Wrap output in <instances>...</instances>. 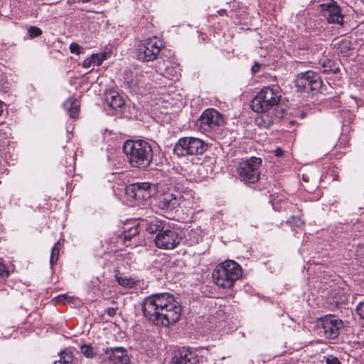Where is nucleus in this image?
I'll return each instance as SVG.
<instances>
[{
	"label": "nucleus",
	"instance_id": "2eb2a0df",
	"mask_svg": "<svg viewBox=\"0 0 364 364\" xmlns=\"http://www.w3.org/2000/svg\"><path fill=\"white\" fill-rule=\"evenodd\" d=\"M320 6L323 16L326 17L328 23L343 24V16L336 1L330 0L328 3L321 4Z\"/></svg>",
	"mask_w": 364,
	"mask_h": 364
},
{
	"label": "nucleus",
	"instance_id": "1a4fd4ad",
	"mask_svg": "<svg viewBox=\"0 0 364 364\" xmlns=\"http://www.w3.org/2000/svg\"><path fill=\"white\" fill-rule=\"evenodd\" d=\"M344 327L341 319L334 315H327L318 321L319 333L328 339H335Z\"/></svg>",
	"mask_w": 364,
	"mask_h": 364
},
{
	"label": "nucleus",
	"instance_id": "a211bd4d",
	"mask_svg": "<svg viewBox=\"0 0 364 364\" xmlns=\"http://www.w3.org/2000/svg\"><path fill=\"white\" fill-rule=\"evenodd\" d=\"M274 111L272 109L255 111L259 113L255 119V124L261 128H269L277 119Z\"/></svg>",
	"mask_w": 364,
	"mask_h": 364
},
{
	"label": "nucleus",
	"instance_id": "423d86ee",
	"mask_svg": "<svg viewBox=\"0 0 364 364\" xmlns=\"http://www.w3.org/2000/svg\"><path fill=\"white\" fill-rule=\"evenodd\" d=\"M281 100L279 92L269 87L262 88L251 102L253 111L275 110Z\"/></svg>",
	"mask_w": 364,
	"mask_h": 364
},
{
	"label": "nucleus",
	"instance_id": "0eeeda50",
	"mask_svg": "<svg viewBox=\"0 0 364 364\" xmlns=\"http://www.w3.org/2000/svg\"><path fill=\"white\" fill-rule=\"evenodd\" d=\"M261 165L262 159L255 156L240 162L237 166L239 179L245 184L257 183L260 177Z\"/></svg>",
	"mask_w": 364,
	"mask_h": 364
},
{
	"label": "nucleus",
	"instance_id": "7c9ffc66",
	"mask_svg": "<svg viewBox=\"0 0 364 364\" xmlns=\"http://www.w3.org/2000/svg\"><path fill=\"white\" fill-rule=\"evenodd\" d=\"M82 49V48L78 43H72L70 45V50L72 53L79 55L80 54Z\"/></svg>",
	"mask_w": 364,
	"mask_h": 364
},
{
	"label": "nucleus",
	"instance_id": "4c0bfd02",
	"mask_svg": "<svg viewBox=\"0 0 364 364\" xmlns=\"http://www.w3.org/2000/svg\"><path fill=\"white\" fill-rule=\"evenodd\" d=\"M274 152L275 156L277 157H280L283 155V150L279 147H277Z\"/></svg>",
	"mask_w": 364,
	"mask_h": 364
},
{
	"label": "nucleus",
	"instance_id": "e433bc0d",
	"mask_svg": "<svg viewBox=\"0 0 364 364\" xmlns=\"http://www.w3.org/2000/svg\"><path fill=\"white\" fill-rule=\"evenodd\" d=\"M67 298L65 294L59 295L55 298L57 302H63Z\"/></svg>",
	"mask_w": 364,
	"mask_h": 364
},
{
	"label": "nucleus",
	"instance_id": "c756f323",
	"mask_svg": "<svg viewBox=\"0 0 364 364\" xmlns=\"http://www.w3.org/2000/svg\"><path fill=\"white\" fill-rule=\"evenodd\" d=\"M9 271L5 265L0 262V281L6 279L9 277Z\"/></svg>",
	"mask_w": 364,
	"mask_h": 364
},
{
	"label": "nucleus",
	"instance_id": "4468645a",
	"mask_svg": "<svg viewBox=\"0 0 364 364\" xmlns=\"http://www.w3.org/2000/svg\"><path fill=\"white\" fill-rule=\"evenodd\" d=\"M206 361L197 351L182 349L172 358L170 364H205Z\"/></svg>",
	"mask_w": 364,
	"mask_h": 364
},
{
	"label": "nucleus",
	"instance_id": "9d476101",
	"mask_svg": "<svg viewBox=\"0 0 364 364\" xmlns=\"http://www.w3.org/2000/svg\"><path fill=\"white\" fill-rule=\"evenodd\" d=\"M295 84L301 91L314 94L321 87L322 80L317 73L308 70L297 75Z\"/></svg>",
	"mask_w": 364,
	"mask_h": 364
},
{
	"label": "nucleus",
	"instance_id": "f3484780",
	"mask_svg": "<svg viewBox=\"0 0 364 364\" xmlns=\"http://www.w3.org/2000/svg\"><path fill=\"white\" fill-rule=\"evenodd\" d=\"M108 364H129V358L123 348H110L106 351Z\"/></svg>",
	"mask_w": 364,
	"mask_h": 364
},
{
	"label": "nucleus",
	"instance_id": "ea45409f",
	"mask_svg": "<svg viewBox=\"0 0 364 364\" xmlns=\"http://www.w3.org/2000/svg\"><path fill=\"white\" fill-rule=\"evenodd\" d=\"M225 12H226V11L225 9H221V10L218 11V13L220 15H223V14H225Z\"/></svg>",
	"mask_w": 364,
	"mask_h": 364
},
{
	"label": "nucleus",
	"instance_id": "72a5a7b5",
	"mask_svg": "<svg viewBox=\"0 0 364 364\" xmlns=\"http://www.w3.org/2000/svg\"><path fill=\"white\" fill-rule=\"evenodd\" d=\"M93 61L92 59L91 55L89 58H87L85 59V60L82 62V67L84 68H89L92 65H93Z\"/></svg>",
	"mask_w": 364,
	"mask_h": 364
},
{
	"label": "nucleus",
	"instance_id": "b1692460",
	"mask_svg": "<svg viewBox=\"0 0 364 364\" xmlns=\"http://www.w3.org/2000/svg\"><path fill=\"white\" fill-rule=\"evenodd\" d=\"M115 279L118 284L124 287H132L134 284L132 279L122 277L119 273L115 274Z\"/></svg>",
	"mask_w": 364,
	"mask_h": 364
},
{
	"label": "nucleus",
	"instance_id": "5701e85b",
	"mask_svg": "<svg viewBox=\"0 0 364 364\" xmlns=\"http://www.w3.org/2000/svg\"><path fill=\"white\" fill-rule=\"evenodd\" d=\"M139 233V225H134L132 228H129L127 230H124L123 233V241L126 246H128L126 244L127 241H129L133 237L136 236Z\"/></svg>",
	"mask_w": 364,
	"mask_h": 364
},
{
	"label": "nucleus",
	"instance_id": "473e14b6",
	"mask_svg": "<svg viewBox=\"0 0 364 364\" xmlns=\"http://www.w3.org/2000/svg\"><path fill=\"white\" fill-rule=\"evenodd\" d=\"M326 364H341L340 360L337 357L333 355H328L326 358Z\"/></svg>",
	"mask_w": 364,
	"mask_h": 364
},
{
	"label": "nucleus",
	"instance_id": "f704fd0d",
	"mask_svg": "<svg viewBox=\"0 0 364 364\" xmlns=\"http://www.w3.org/2000/svg\"><path fill=\"white\" fill-rule=\"evenodd\" d=\"M106 312L109 316L113 317L116 315L117 308L109 307L106 310Z\"/></svg>",
	"mask_w": 364,
	"mask_h": 364
},
{
	"label": "nucleus",
	"instance_id": "f8f14e48",
	"mask_svg": "<svg viewBox=\"0 0 364 364\" xmlns=\"http://www.w3.org/2000/svg\"><path fill=\"white\" fill-rule=\"evenodd\" d=\"M181 238L178 234L172 230H164L159 231L154 239L157 247L163 250H173L176 247Z\"/></svg>",
	"mask_w": 364,
	"mask_h": 364
},
{
	"label": "nucleus",
	"instance_id": "c9c22d12",
	"mask_svg": "<svg viewBox=\"0 0 364 364\" xmlns=\"http://www.w3.org/2000/svg\"><path fill=\"white\" fill-rule=\"evenodd\" d=\"M260 67H261V65L259 63H257V62L255 63V64L252 66V69H251L252 73H258L260 70Z\"/></svg>",
	"mask_w": 364,
	"mask_h": 364
},
{
	"label": "nucleus",
	"instance_id": "2f4dec72",
	"mask_svg": "<svg viewBox=\"0 0 364 364\" xmlns=\"http://www.w3.org/2000/svg\"><path fill=\"white\" fill-rule=\"evenodd\" d=\"M356 312L360 318L364 319V301L358 303L356 307Z\"/></svg>",
	"mask_w": 364,
	"mask_h": 364
},
{
	"label": "nucleus",
	"instance_id": "ddd939ff",
	"mask_svg": "<svg viewBox=\"0 0 364 364\" xmlns=\"http://www.w3.org/2000/svg\"><path fill=\"white\" fill-rule=\"evenodd\" d=\"M127 193L136 200H147L156 193V186L148 182L136 183L127 187Z\"/></svg>",
	"mask_w": 364,
	"mask_h": 364
},
{
	"label": "nucleus",
	"instance_id": "bb28decb",
	"mask_svg": "<svg viewBox=\"0 0 364 364\" xmlns=\"http://www.w3.org/2000/svg\"><path fill=\"white\" fill-rule=\"evenodd\" d=\"M93 65H100L106 58L105 53H95L91 55Z\"/></svg>",
	"mask_w": 364,
	"mask_h": 364
},
{
	"label": "nucleus",
	"instance_id": "412c9836",
	"mask_svg": "<svg viewBox=\"0 0 364 364\" xmlns=\"http://www.w3.org/2000/svg\"><path fill=\"white\" fill-rule=\"evenodd\" d=\"M60 359L54 361V364H72L73 360V353L67 349L60 351L59 353Z\"/></svg>",
	"mask_w": 364,
	"mask_h": 364
},
{
	"label": "nucleus",
	"instance_id": "a878e982",
	"mask_svg": "<svg viewBox=\"0 0 364 364\" xmlns=\"http://www.w3.org/2000/svg\"><path fill=\"white\" fill-rule=\"evenodd\" d=\"M59 242H57L53 247L52 248L50 258V264L51 266H53L58 261L59 257V248L58 247Z\"/></svg>",
	"mask_w": 364,
	"mask_h": 364
},
{
	"label": "nucleus",
	"instance_id": "a19ab883",
	"mask_svg": "<svg viewBox=\"0 0 364 364\" xmlns=\"http://www.w3.org/2000/svg\"><path fill=\"white\" fill-rule=\"evenodd\" d=\"M3 112V105L2 102L0 101V116L1 115Z\"/></svg>",
	"mask_w": 364,
	"mask_h": 364
},
{
	"label": "nucleus",
	"instance_id": "9b49d317",
	"mask_svg": "<svg viewBox=\"0 0 364 364\" xmlns=\"http://www.w3.org/2000/svg\"><path fill=\"white\" fill-rule=\"evenodd\" d=\"M223 124V115L215 109H205L198 119L200 129L204 133L215 131Z\"/></svg>",
	"mask_w": 364,
	"mask_h": 364
},
{
	"label": "nucleus",
	"instance_id": "cd10ccee",
	"mask_svg": "<svg viewBox=\"0 0 364 364\" xmlns=\"http://www.w3.org/2000/svg\"><path fill=\"white\" fill-rule=\"evenodd\" d=\"M81 353L87 358H92L94 353L92 348L87 345H82L80 347Z\"/></svg>",
	"mask_w": 364,
	"mask_h": 364
},
{
	"label": "nucleus",
	"instance_id": "39448f33",
	"mask_svg": "<svg viewBox=\"0 0 364 364\" xmlns=\"http://www.w3.org/2000/svg\"><path fill=\"white\" fill-rule=\"evenodd\" d=\"M164 47V41L160 38L155 36L146 38L138 43L136 55L140 61L152 62L157 58Z\"/></svg>",
	"mask_w": 364,
	"mask_h": 364
},
{
	"label": "nucleus",
	"instance_id": "dca6fc26",
	"mask_svg": "<svg viewBox=\"0 0 364 364\" xmlns=\"http://www.w3.org/2000/svg\"><path fill=\"white\" fill-rule=\"evenodd\" d=\"M124 78L130 87H141L144 85L145 77L139 68L129 69L124 72Z\"/></svg>",
	"mask_w": 364,
	"mask_h": 364
},
{
	"label": "nucleus",
	"instance_id": "6ab92c4d",
	"mask_svg": "<svg viewBox=\"0 0 364 364\" xmlns=\"http://www.w3.org/2000/svg\"><path fill=\"white\" fill-rule=\"evenodd\" d=\"M105 100L109 106L115 110L121 109L125 104L123 98L115 91H109L107 93Z\"/></svg>",
	"mask_w": 364,
	"mask_h": 364
},
{
	"label": "nucleus",
	"instance_id": "58836bf2",
	"mask_svg": "<svg viewBox=\"0 0 364 364\" xmlns=\"http://www.w3.org/2000/svg\"><path fill=\"white\" fill-rule=\"evenodd\" d=\"M358 255H363L364 253V245L359 246L358 250H357Z\"/></svg>",
	"mask_w": 364,
	"mask_h": 364
},
{
	"label": "nucleus",
	"instance_id": "f03ea898",
	"mask_svg": "<svg viewBox=\"0 0 364 364\" xmlns=\"http://www.w3.org/2000/svg\"><path fill=\"white\" fill-rule=\"evenodd\" d=\"M123 151L133 167L145 168L153 158V150L149 142L144 140H127L124 143Z\"/></svg>",
	"mask_w": 364,
	"mask_h": 364
},
{
	"label": "nucleus",
	"instance_id": "393cba45",
	"mask_svg": "<svg viewBox=\"0 0 364 364\" xmlns=\"http://www.w3.org/2000/svg\"><path fill=\"white\" fill-rule=\"evenodd\" d=\"M350 43L348 41L343 40L340 41L336 47V49L338 52L341 53V54L346 55L348 54L349 50H350Z\"/></svg>",
	"mask_w": 364,
	"mask_h": 364
},
{
	"label": "nucleus",
	"instance_id": "4be33fe9",
	"mask_svg": "<svg viewBox=\"0 0 364 364\" xmlns=\"http://www.w3.org/2000/svg\"><path fill=\"white\" fill-rule=\"evenodd\" d=\"M162 228V223L161 220L157 219L152 220L147 222L146 224L145 229L149 233H156L161 231Z\"/></svg>",
	"mask_w": 364,
	"mask_h": 364
},
{
	"label": "nucleus",
	"instance_id": "c85d7f7f",
	"mask_svg": "<svg viewBox=\"0 0 364 364\" xmlns=\"http://www.w3.org/2000/svg\"><path fill=\"white\" fill-rule=\"evenodd\" d=\"M28 35L31 38H36L42 34V31L36 26H31L28 30Z\"/></svg>",
	"mask_w": 364,
	"mask_h": 364
},
{
	"label": "nucleus",
	"instance_id": "f257e3e1",
	"mask_svg": "<svg viewBox=\"0 0 364 364\" xmlns=\"http://www.w3.org/2000/svg\"><path fill=\"white\" fill-rule=\"evenodd\" d=\"M144 317L153 324L168 327L176 323L181 315V306L168 292L151 294L142 303Z\"/></svg>",
	"mask_w": 364,
	"mask_h": 364
},
{
	"label": "nucleus",
	"instance_id": "6e6552de",
	"mask_svg": "<svg viewBox=\"0 0 364 364\" xmlns=\"http://www.w3.org/2000/svg\"><path fill=\"white\" fill-rule=\"evenodd\" d=\"M206 144L199 138L186 136L176 142L173 152L178 156L203 154L206 150Z\"/></svg>",
	"mask_w": 364,
	"mask_h": 364
},
{
	"label": "nucleus",
	"instance_id": "20e7f679",
	"mask_svg": "<svg viewBox=\"0 0 364 364\" xmlns=\"http://www.w3.org/2000/svg\"><path fill=\"white\" fill-rule=\"evenodd\" d=\"M242 274L240 265L233 260H227L218 264L213 272L215 284L223 289L231 288Z\"/></svg>",
	"mask_w": 364,
	"mask_h": 364
},
{
	"label": "nucleus",
	"instance_id": "aec40b11",
	"mask_svg": "<svg viewBox=\"0 0 364 364\" xmlns=\"http://www.w3.org/2000/svg\"><path fill=\"white\" fill-rule=\"evenodd\" d=\"M63 107L69 116L76 118L80 112V102L74 97H69L63 104Z\"/></svg>",
	"mask_w": 364,
	"mask_h": 364
},
{
	"label": "nucleus",
	"instance_id": "7ed1b4c3",
	"mask_svg": "<svg viewBox=\"0 0 364 364\" xmlns=\"http://www.w3.org/2000/svg\"><path fill=\"white\" fill-rule=\"evenodd\" d=\"M156 205L159 209L165 211L176 210L180 206L184 208H194L196 198L192 191L182 193L173 191L162 194Z\"/></svg>",
	"mask_w": 364,
	"mask_h": 364
}]
</instances>
